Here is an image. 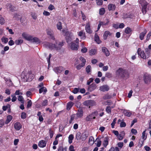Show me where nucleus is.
Masks as SVG:
<instances>
[{"mask_svg":"<svg viewBox=\"0 0 151 151\" xmlns=\"http://www.w3.org/2000/svg\"><path fill=\"white\" fill-rule=\"evenodd\" d=\"M63 45V44L62 42H58L57 40L55 41V44H53L51 43L45 42L44 43L43 45L44 47L46 48H48L51 50L55 48L56 50L60 49Z\"/></svg>","mask_w":151,"mask_h":151,"instance_id":"obj_1","label":"nucleus"},{"mask_svg":"<svg viewBox=\"0 0 151 151\" xmlns=\"http://www.w3.org/2000/svg\"><path fill=\"white\" fill-rule=\"evenodd\" d=\"M22 37L26 40L35 42L37 44L40 42V40L37 37H33L32 36L24 32L22 34Z\"/></svg>","mask_w":151,"mask_h":151,"instance_id":"obj_2","label":"nucleus"},{"mask_svg":"<svg viewBox=\"0 0 151 151\" xmlns=\"http://www.w3.org/2000/svg\"><path fill=\"white\" fill-rule=\"evenodd\" d=\"M145 51L146 52H147V55H145L144 51L141 50V49L139 48H138L137 51L139 55H140L141 58L144 59L148 58L150 56V51L148 48H146L145 49Z\"/></svg>","mask_w":151,"mask_h":151,"instance_id":"obj_3","label":"nucleus"},{"mask_svg":"<svg viewBox=\"0 0 151 151\" xmlns=\"http://www.w3.org/2000/svg\"><path fill=\"white\" fill-rule=\"evenodd\" d=\"M98 114V111H94L91 114L88 116L86 118V120L87 121H91L93 119H96V116Z\"/></svg>","mask_w":151,"mask_h":151,"instance_id":"obj_4","label":"nucleus"},{"mask_svg":"<svg viewBox=\"0 0 151 151\" xmlns=\"http://www.w3.org/2000/svg\"><path fill=\"white\" fill-rule=\"evenodd\" d=\"M83 105L86 106H89L90 108V106L96 105V103L94 101L90 100L84 101L83 102Z\"/></svg>","mask_w":151,"mask_h":151,"instance_id":"obj_5","label":"nucleus"},{"mask_svg":"<svg viewBox=\"0 0 151 151\" xmlns=\"http://www.w3.org/2000/svg\"><path fill=\"white\" fill-rule=\"evenodd\" d=\"M65 38L67 42L68 43H70L72 40V34L70 32H68L65 34Z\"/></svg>","mask_w":151,"mask_h":151,"instance_id":"obj_6","label":"nucleus"},{"mask_svg":"<svg viewBox=\"0 0 151 151\" xmlns=\"http://www.w3.org/2000/svg\"><path fill=\"white\" fill-rule=\"evenodd\" d=\"M116 72L118 75H119L121 77L123 78L124 77L125 75L127 73V71L124 70L122 69L121 68H119L117 71Z\"/></svg>","mask_w":151,"mask_h":151,"instance_id":"obj_7","label":"nucleus"},{"mask_svg":"<svg viewBox=\"0 0 151 151\" xmlns=\"http://www.w3.org/2000/svg\"><path fill=\"white\" fill-rule=\"evenodd\" d=\"M151 76L147 73H145L143 76L144 80L145 83L150 82L151 79Z\"/></svg>","mask_w":151,"mask_h":151,"instance_id":"obj_8","label":"nucleus"},{"mask_svg":"<svg viewBox=\"0 0 151 151\" xmlns=\"http://www.w3.org/2000/svg\"><path fill=\"white\" fill-rule=\"evenodd\" d=\"M85 30L86 32L89 33L91 34L92 33V31L90 28V24L89 22L87 23L85 26Z\"/></svg>","mask_w":151,"mask_h":151,"instance_id":"obj_9","label":"nucleus"},{"mask_svg":"<svg viewBox=\"0 0 151 151\" xmlns=\"http://www.w3.org/2000/svg\"><path fill=\"white\" fill-rule=\"evenodd\" d=\"M147 31L146 29H144L143 32H141L139 35V39L142 40L144 39V37L147 33Z\"/></svg>","mask_w":151,"mask_h":151,"instance_id":"obj_10","label":"nucleus"},{"mask_svg":"<svg viewBox=\"0 0 151 151\" xmlns=\"http://www.w3.org/2000/svg\"><path fill=\"white\" fill-rule=\"evenodd\" d=\"M70 48L72 50H77L78 48V45L74 42H72L71 43Z\"/></svg>","mask_w":151,"mask_h":151,"instance_id":"obj_11","label":"nucleus"},{"mask_svg":"<svg viewBox=\"0 0 151 151\" xmlns=\"http://www.w3.org/2000/svg\"><path fill=\"white\" fill-rule=\"evenodd\" d=\"M109 87L107 85H104L101 86L100 87V90L101 91H107L109 89Z\"/></svg>","mask_w":151,"mask_h":151,"instance_id":"obj_12","label":"nucleus"},{"mask_svg":"<svg viewBox=\"0 0 151 151\" xmlns=\"http://www.w3.org/2000/svg\"><path fill=\"white\" fill-rule=\"evenodd\" d=\"M96 88V84L93 83L88 86V90L89 91L91 92L95 90Z\"/></svg>","mask_w":151,"mask_h":151,"instance_id":"obj_13","label":"nucleus"},{"mask_svg":"<svg viewBox=\"0 0 151 151\" xmlns=\"http://www.w3.org/2000/svg\"><path fill=\"white\" fill-rule=\"evenodd\" d=\"M88 136V133L87 132H84L81 136V139L82 141H85Z\"/></svg>","mask_w":151,"mask_h":151,"instance_id":"obj_14","label":"nucleus"},{"mask_svg":"<svg viewBox=\"0 0 151 151\" xmlns=\"http://www.w3.org/2000/svg\"><path fill=\"white\" fill-rule=\"evenodd\" d=\"M102 51L106 55V56H109L110 55V52L109 50L105 47H103L102 48Z\"/></svg>","mask_w":151,"mask_h":151,"instance_id":"obj_15","label":"nucleus"},{"mask_svg":"<svg viewBox=\"0 0 151 151\" xmlns=\"http://www.w3.org/2000/svg\"><path fill=\"white\" fill-rule=\"evenodd\" d=\"M14 127L16 130H19L22 128V125L19 122H16L14 125Z\"/></svg>","mask_w":151,"mask_h":151,"instance_id":"obj_16","label":"nucleus"},{"mask_svg":"<svg viewBox=\"0 0 151 151\" xmlns=\"http://www.w3.org/2000/svg\"><path fill=\"white\" fill-rule=\"evenodd\" d=\"M109 137H106L104 138V141L103 142V145L104 146L106 147L109 143Z\"/></svg>","mask_w":151,"mask_h":151,"instance_id":"obj_17","label":"nucleus"},{"mask_svg":"<svg viewBox=\"0 0 151 151\" xmlns=\"http://www.w3.org/2000/svg\"><path fill=\"white\" fill-rule=\"evenodd\" d=\"M55 72L57 73H60L63 70L62 67H56L54 69Z\"/></svg>","mask_w":151,"mask_h":151,"instance_id":"obj_18","label":"nucleus"},{"mask_svg":"<svg viewBox=\"0 0 151 151\" xmlns=\"http://www.w3.org/2000/svg\"><path fill=\"white\" fill-rule=\"evenodd\" d=\"M112 35V33H110L109 31H105L103 35L104 40H106L109 35L111 36Z\"/></svg>","mask_w":151,"mask_h":151,"instance_id":"obj_19","label":"nucleus"},{"mask_svg":"<svg viewBox=\"0 0 151 151\" xmlns=\"http://www.w3.org/2000/svg\"><path fill=\"white\" fill-rule=\"evenodd\" d=\"M115 5L113 4H109L108 6V8L109 11H114L116 8Z\"/></svg>","mask_w":151,"mask_h":151,"instance_id":"obj_20","label":"nucleus"},{"mask_svg":"<svg viewBox=\"0 0 151 151\" xmlns=\"http://www.w3.org/2000/svg\"><path fill=\"white\" fill-rule=\"evenodd\" d=\"M46 142L44 140L40 141L38 144V146L41 147H44L46 146Z\"/></svg>","mask_w":151,"mask_h":151,"instance_id":"obj_21","label":"nucleus"},{"mask_svg":"<svg viewBox=\"0 0 151 151\" xmlns=\"http://www.w3.org/2000/svg\"><path fill=\"white\" fill-rule=\"evenodd\" d=\"M47 35L50 36V38L54 40L55 39V37L53 35V32L52 30H48L47 32Z\"/></svg>","mask_w":151,"mask_h":151,"instance_id":"obj_22","label":"nucleus"},{"mask_svg":"<svg viewBox=\"0 0 151 151\" xmlns=\"http://www.w3.org/2000/svg\"><path fill=\"white\" fill-rule=\"evenodd\" d=\"M139 3L141 4L142 7L144 6L147 7L148 3L145 0H140L139 1Z\"/></svg>","mask_w":151,"mask_h":151,"instance_id":"obj_23","label":"nucleus"},{"mask_svg":"<svg viewBox=\"0 0 151 151\" xmlns=\"http://www.w3.org/2000/svg\"><path fill=\"white\" fill-rule=\"evenodd\" d=\"M123 113L125 115L128 117L132 115L131 112H130V111L127 110H124Z\"/></svg>","mask_w":151,"mask_h":151,"instance_id":"obj_24","label":"nucleus"},{"mask_svg":"<svg viewBox=\"0 0 151 151\" xmlns=\"http://www.w3.org/2000/svg\"><path fill=\"white\" fill-rule=\"evenodd\" d=\"M5 81L6 82V84H7L8 86H10L12 85V81L10 79L5 78Z\"/></svg>","mask_w":151,"mask_h":151,"instance_id":"obj_25","label":"nucleus"},{"mask_svg":"<svg viewBox=\"0 0 151 151\" xmlns=\"http://www.w3.org/2000/svg\"><path fill=\"white\" fill-rule=\"evenodd\" d=\"M94 40L98 44H100L101 42V41L99 40V37L96 33L95 34Z\"/></svg>","mask_w":151,"mask_h":151,"instance_id":"obj_26","label":"nucleus"},{"mask_svg":"<svg viewBox=\"0 0 151 151\" xmlns=\"http://www.w3.org/2000/svg\"><path fill=\"white\" fill-rule=\"evenodd\" d=\"M73 104L74 103L71 101L68 102L67 105V109L68 110H69L72 107Z\"/></svg>","mask_w":151,"mask_h":151,"instance_id":"obj_27","label":"nucleus"},{"mask_svg":"<svg viewBox=\"0 0 151 151\" xmlns=\"http://www.w3.org/2000/svg\"><path fill=\"white\" fill-rule=\"evenodd\" d=\"M79 36L81 37V39H85L86 37L85 36V33L83 32V31L79 32L78 33Z\"/></svg>","mask_w":151,"mask_h":151,"instance_id":"obj_28","label":"nucleus"},{"mask_svg":"<svg viewBox=\"0 0 151 151\" xmlns=\"http://www.w3.org/2000/svg\"><path fill=\"white\" fill-rule=\"evenodd\" d=\"M12 119V116L10 115H8L7 116L5 122V124H8L11 121Z\"/></svg>","mask_w":151,"mask_h":151,"instance_id":"obj_29","label":"nucleus"},{"mask_svg":"<svg viewBox=\"0 0 151 151\" xmlns=\"http://www.w3.org/2000/svg\"><path fill=\"white\" fill-rule=\"evenodd\" d=\"M89 52L91 55H95L96 53L97 50L95 49H92L90 50Z\"/></svg>","mask_w":151,"mask_h":151,"instance_id":"obj_30","label":"nucleus"},{"mask_svg":"<svg viewBox=\"0 0 151 151\" xmlns=\"http://www.w3.org/2000/svg\"><path fill=\"white\" fill-rule=\"evenodd\" d=\"M124 132L123 131L122 132H121V134L119 135L118 136V138L119 140H122L124 136Z\"/></svg>","mask_w":151,"mask_h":151,"instance_id":"obj_31","label":"nucleus"},{"mask_svg":"<svg viewBox=\"0 0 151 151\" xmlns=\"http://www.w3.org/2000/svg\"><path fill=\"white\" fill-rule=\"evenodd\" d=\"M83 111L82 109H81L77 112L76 115L78 117H81L83 116Z\"/></svg>","mask_w":151,"mask_h":151,"instance_id":"obj_32","label":"nucleus"},{"mask_svg":"<svg viewBox=\"0 0 151 151\" xmlns=\"http://www.w3.org/2000/svg\"><path fill=\"white\" fill-rule=\"evenodd\" d=\"M47 90L46 88L45 87H41L39 90V92L40 93H41L43 92H44L45 93L47 92Z\"/></svg>","mask_w":151,"mask_h":151,"instance_id":"obj_33","label":"nucleus"},{"mask_svg":"<svg viewBox=\"0 0 151 151\" xmlns=\"http://www.w3.org/2000/svg\"><path fill=\"white\" fill-rule=\"evenodd\" d=\"M113 107L107 106L106 109V112L108 114H110L111 112V109L113 108Z\"/></svg>","mask_w":151,"mask_h":151,"instance_id":"obj_34","label":"nucleus"},{"mask_svg":"<svg viewBox=\"0 0 151 151\" xmlns=\"http://www.w3.org/2000/svg\"><path fill=\"white\" fill-rule=\"evenodd\" d=\"M74 138V136L73 134H71L69 135L68 137V142L70 144L72 142V140Z\"/></svg>","mask_w":151,"mask_h":151,"instance_id":"obj_35","label":"nucleus"},{"mask_svg":"<svg viewBox=\"0 0 151 151\" xmlns=\"http://www.w3.org/2000/svg\"><path fill=\"white\" fill-rule=\"evenodd\" d=\"M112 97V96L109 94H106L103 96V98L104 99L106 100L110 99Z\"/></svg>","mask_w":151,"mask_h":151,"instance_id":"obj_36","label":"nucleus"},{"mask_svg":"<svg viewBox=\"0 0 151 151\" xmlns=\"http://www.w3.org/2000/svg\"><path fill=\"white\" fill-rule=\"evenodd\" d=\"M132 30L129 27H127L124 30V32L127 34H129L131 32Z\"/></svg>","mask_w":151,"mask_h":151,"instance_id":"obj_37","label":"nucleus"},{"mask_svg":"<svg viewBox=\"0 0 151 151\" xmlns=\"http://www.w3.org/2000/svg\"><path fill=\"white\" fill-rule=\"evenodd\" d=\"M86 71L87 73H89L91 70V65H88L86 68Z\"/></svg>","mask_w":151,"mask_h":151,"instance_id":"obj_38","label":"nucleus"},{"mask_svg":"<svg viewBox=\"0 0 151 151\" xmlns=\"http://www.w3.org/2000/svg\"><path fill=\"white\" fill-rule=\"evenodd\" d=\"M105 12V10L104 8H102L100 9L99 10V14L100 15H103Z\"/></svg>","mask_w":151,"mask_h":151,"instance_id":"obj_39","label":"nucleus"},{"mask_svg":"<svg viewBox=\"0 0 151 151\" xmlns=\"http://www.w3.org/2000/svg\"><path fill=\"white\" fill-rule=\"evenodd\" d=\"M94 139L93 137L92 136L90 137L89 139V144L92 145L94 143Z\"/></svg>","mask_w":151,"mask_h":151,"instance_id":"obj_40","label":"nucleus"},{"mask_svg":"<svg viewBox=\"0 0 151 151\" xmlns=\"http://www.w3.org/2000/svg\"><path fill=\"white\" fill-rule=\"evenodd\" d=\"M97 140H98L96 142H97V143H96V146L97 147H99L101 145V141L100 139H99L98 138H97L96 139V141Z\"/></svg>","mask_w":151,"mask_h":151,"instance_id":"obj_41","label":"nucleus"},{"mask_svg":"<svg viewBox=\"0 0 151 151\" xmlns=\"http://www.w3.org/2000/svg\"><path fill=\"white\" fill-rule=\"evenodd\" d=\"M23 41V40L22 39L16 40L15 41V43L17 45H18L22 43Z\"/></svg>","mask_w":151,"mask_h":151,"instance_id":"obj_42","label":"nucleus"},{"mask_svg":"<svg viewBox=\"0 0 151 151\" xmlns=\"http://www.w3.org/2000/svg\"><path fill=\"white\" fill-rule=\"evenodd\" d=\"M81 133L80 132H78L77 133L76 135V138L77 140H78L81 139Z\"/></svg>","mask_w":151,"mask_h":151,"instance_id":"obj_43","label":"nucleus"},{"mask_svg":"<svg viewBox=\"0 0 151 151\" xmlns=\"http://www.w3.org/2000/svg\"><path fill=\"white\" fill-rule=\"evenodd\" d=\"M57 27L58 30H60L62 29V23L61 22H58L57 24Z\"/></svg>","mask_w":151,"mask_h":151,"instance_id":"obj_44","label":"nucleus"},{"mask_svg":"<svg viewBox=\"0 0 151 151\" xmlns=\"http://www.w3.org/2000/svg\"><path fill=\"white\" fill-rule=\"evenodd\" d=\"M106 23H105L104 22H99L101 24V25H107L109 23V20L108 19H106Z\"/></svg>","mask_w":151,"mask_h":151,"instance_id":"obj_45","label":"nucleus"},{"mask_svg":"<svg viewBox=\"0 0 151 151\" xmlns=\"http://www.w3.org/2000/svg\"><path fill=\"white\" fill-rule=\"evenodd\" d=\"M79 59L82 62V63H81L85 65L86 62V60L82 57H80Z\"/></svg>","mask_w":151,"mask_h":151,"instance_id":"obj_46","label":"nucleus"},{"mask_svg":"<svg viewBox=\"0 0 151 151\" xmlns=\"http://www.w3.org/2000/svg\"><path fill=\"white\" fill-rule=\"evenodd\" d=\"M18 99L19 101L21 102L22 103H24V99L23 97L21 96H18Z\"/></svg>","mask_w":151,"mask_h":151,"instance_id":"obj_47","label":"nucleus"},{"mask_svg":"<svg viewBox=\"0 0 151 151\" xmlns=\"http://www.w3.org/2000/svg\"><path fill=\"white\" fill-rule=\"evenodd\" d=\"M151 36V32H150L146 36V39L145 40L146 42L149 40L150 39V36Z\"/></svg>","mask_w":151,"mask_h":151,"instance_id":"obj_48","label":"nucleus"},{"mask_svg":"<svg viewBox=\"0 0 151 151\" xmlns=\"http://www.w3.org/2000/svg\"><path fill=\"white\" fill-rule=\"evenodd\" d=\"M146 130L144 131L142 133V138L144 140H145L147 138V136H145Z\"/></svg>","mask_w":151,"mask_h":151,"instance_id":"obj_49","label":"nucleus"},{"mask_svg":"<svg viewBox=\"0 0 151 151\" xmlns=\"http://www.w3.org/2000/svg\"><path fill=\"white\" fill-rule=\"evenodd\" d=\"M12 98V102H14L17 100V98L15 95L14 94H12L11 95Z\"/></svg>","mask_w":151,"mask_h":151,"instance_id":"obj_50","label":"nucleus"},{"mask_svg":"<svg viewBox=\"0 0 151 151\" xmlns=\"http://www.w3.org/2000/svg\"><path fill=\"white\" fill-rule=\"evenodd\" d=\"M85 65L82 64L78 65L76 66V68L78 70H79L81 69Z\"/></svg>","mask_w":151,"mask_h":151,"instance_id":"obj_51","label":"nucleus"},{"mask_svg":"<svg viewBox=\"0 0 151 151\" xmlns=\"http://www.w3.org/2000/svg\"><path fill=\"white\" fill-rule=\"evenodd\" d=\"M48 102L47 100L45 99L43 101L42 103V106H45L47 105Z\"/></svg>","mask_w":151,"mask_h":151,"instance_id":"obj_52","label":"nucleus"},{"mask_svg":"<svg viewBox=\"0 0 151 151\" xmlns=\"http://www.w3.org/2000/svg\"><path fill=\"white\" fill-rule=\"evenodd\" d=\"M26 113L25 112H22L21 115L22 119H24L26 117Z\"/></svg>","mask_w":151,"mask_h":151,"instance_id":"obj_53","label":"nucleus"},{"mask_svg":"<svg viewBox=\"0 0 151 151\" xmlns=\"http://www.w3.org/2000/svg\"><path fill=\"white\" fill-rule=\"evenodd\" d=\"M2 41L5 43H7L8 42V39L7 38L3 37L1 39Z\"/></svg>","mask_w":151,"mask_h":151,"instance_id":"obj_54","label":"nucleus"},{"mask_svg":"<svg viewBox=\"0 0 151 151\" xmlns=\"http://www.w3.org/2000/svg\"><path fill=\"white\" fill-rule=\"evenodd\" d=\"M116 118H114L112 122L111 123V125L112 128H114V126L116 123Z\"/></svg>","mask_w":151,"mask_h":151,"instance_id":"obj_55","label":"nucleus"},{"mask_svg":"<svg viewBox=\"0 0 151 151\" xmlns=\"http://www.w3.org/2000/svg\"><path fill=\"white\" fill-rule=\"evenodd\" d=\"M75 117V114H73L71 116L70 120L69 121V123L70 124L72 123L73 121L74 120Z\"/></svg>","mask_w":151,"mask_h":151,"instance_id":"obj_56","label":"nucleus"},{"mask_svg":"<svg viewBox=\"0 0 151 151\" xmlns=\"http://www.w3.org/2000/svg\"><path fill=\"white\" fill-rule=\"evenodd\" d=\"M79 89H80L79 88H75L73 91V92L74 94H76L79 91Z\"/></svg>","mask_w":151,"mask_h":151,"instance_id":"obj_57","label":"nucleus"},{"mask_svg":"<svg viewBox=\"0 0 151 151\" xmlns=\"http://www.w3.org/2000/svg\"><path fill=\"white\" fill-rule=\"evenodd\" d=\"M5 23V20L2 17L0 18V24H4Z\"/></svg>","mask_w":151,"mask_h":151,"instance_id":"obj_58","label":"nucleus"},{"mask_svg":"<svg viewBox=\"0 0 151 151\" xmlns=\"http://www.w3.org/2000/svg\"><path fill=\"white\" fill-rule=\"evenodd\" d=\"M49 133L50 134V138H52L53 137V135L54 133L53 131L52 130V129H49Z\"/></svg>","mask_w":151,"mask_h":151,"instance_id":"obj_59","label":"nucleus"},{"mask_svg":"<svg viewBox=\"0 0 151 151\" xmlns=\"http://www.w3.org/2000/svg\"><path fill=\"white\" fill-rule=\"evenodd\" d=\"M146 6H144L143 7H142V13L144 14H145L146 12Z\"/></svg>","mask_w":151,"mask_h":151,"instance_id":"obj_60","label":"nucleus"},{"mask_svg":"<svg viewBox=\"0 0 151 151\" xmlns=\"http://www.w3.org/2000/svg\"><path fill=\"white\" fill-rule=\"evenodd\" d=\"M8 107H10V105L9 104H8L6 106H3L2 109L4 111H5L6 110L7 108Z\"/></svg>","mask_w":151,"mask_h":151,"instance_id":"obj_61","label":"nucleus"},{"mask_svg":"<svg viewBox=\"0 0 151 151\" xmlns=\"http://www.w3.org/2000/svg\"><path fill=\"white\" fill-rule=\"evenodd\" d=\"M126 123L124 122H122L120 124V127H124L126 126Z\"/></svg>","mask_w":151,"mask_h":151,"instance_id":"obj_62","label":"nucleus"},{"mask_svg":"<svg viewBox=\"0 0 151 151\" xmlns=\"http://www.w3.org/2000/svg\"><path fill=\"white\" fill-rule=\"evenodd\" d=\"M111 104L112 102L110 100H107L106 102H105L104 104L105 105H111Z\"/></svg>","mask_w":151,"mask_h":151,"instance_id":"obj_63","label":"nucleus"},{"mask_svg":"<svg viewBox=\"0 0 151 151\" xmlns=\"http://www.w3.org/2000/svg\"><path fill=\"white\" fill-rule=\"evenodd\" d=\"M31 16L32 18L34 19H36L37 18V16L36 14L35 13H32L31 14Z\"/></svg>","mask_w":151,"mask_h":151,"instance_id":"obj_64","label":"nucleus"}]
</instances>
